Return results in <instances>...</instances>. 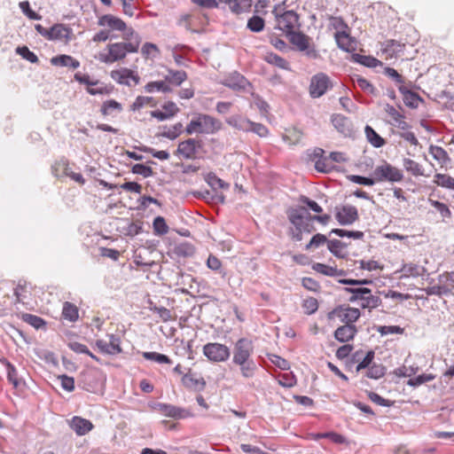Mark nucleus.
I'll use <instances>...</instances> for the list:
<instances>
[{
  "label": "nucleus",
  "instance_id": "nucleus-1",
  "mask_svg": "<svg viewBox=\"0 0 454 454\" xmlns=\"http://www.w3.org/2000/svg\"><path fill=\"white\" fill-rule=\"evenodd\" d=\"M221 129V122L215 118L208 115L199 114L193 117L185 128L187 135L194 133L199 134H214Z\"/></svg>",
  "mask_w": 454,
  "mask_h": 454
},
{
  "label": "nucleus",
  "instance_id": "nucleus-2",
  "mask_svg": "<svg viewBox=\"0 0 454 454\" xmlns=\"http://www.w3.org/2000/svg\"><path fill=\"white\" fill-rule=\"evenodd\" d=\"M204 143L201 139L188 138L178 143L174 154L179 159L196 160L202 158Z\"/></svg>",
  "mask_w": 454,
  "mask_h": 454
},
{
  "label": "nucleus",
  "instance_id": "nucleus-3",
  "mask_svg": "<svg viewBox=\"0 0 454 454\" xmlns=\"http://www.w3.org/2000/svg\"><path fill=\"white\" fill-rule=\"evenodd\" d=\"M294 48L302 52L309 59H316L319 53L313 43H310V37L302 32L294 31L286 35Z\"/></svg>",
  "mask_w": 454,
  "mask_h": 454
},
{
  "label": "nucleus",
  "instance_id": "nucleus-4",
  "mask_svg": "<svg viewBox=\"0 0 454 454\" xmlns=\"http://www.w3.org/2000/svg\"><path fill=\"white\" fill-rule=\"evenodd\" d=\"M138 51V42L134 40L130 43H115L108 44V54L102 57L101 60L105 63H114L122 59L127 53L137 52Z\"/></svg>",
  "mask_w": 454,
  "mask_h": 454
},
{
  "label": "nucleus",
  "instance_id": "nucleus-5",
  "mask_svg": "<svg viewBox=\"0 0 454 454\" xmlns=\"http://www.w3.org/2000/svg\"><path fill=\"white\" fill-rule=\"evenodd\" d=\"M277 21L276 28L283 31L286 35L293 33L295 29H299L301 24L299 22V15L293 10L286 11L281 14L273 11Z\"/></svg>",
  "mask_w": 454,
  "mask_h": 454
},
{
  "label": "nucleus",
  "instance_id": "nucleus-6",
  "mask_svg": "<svg viewBox=\"0 0 454 454\" xmlns=\"http://www.w3.org/2000/svg\"><path fill=\"white\" fill-rule=\"evenodd\" d=\"M333 87V84L330 77L326 74L319 72L311 76L309 92L312 98H318Z\"/></svg>",
  "mask_w": 454,
  "mask_h": 454
},
{
  "label": "nucleus",
  "instance_id": "nucleus-7",
  "mask_svg": "<svg viewBox=\"0 0 454 454\" xmlns=\"http://www.w3.org/2000/svg\"><path fill=\"white\" fill-rule=\"evenodd\" d=\"M372 176L375 178L376 183H397L401 182L403 178V172L387 162H384L382 165L377 166Z\"/></svg>",
  "mask_w": 454,
  "mask_h": 454
},
{
  "label": "nucleus",
  "instance_id": "nucleus-8",
  "mask_svg": "<svg viewBox=\"0 0 454 454\" xmlns=\"http://www.w3.org/2000/svg\"><path fill=\"white\" fill-rule=\"evenodd\" d=\"M203 355L211 362H225L231 356L230 348L222 343L209 342L203 347Z\"/></svg>",
  "mask_w": 454,
  "mask_h": 454
},
{
  "label": "nucleus",
  "instance_id": "nucleus-9",
  "mask_svg": "<svg viewBox=\"0 0 454 454\" xmlns=\"http://www.w3.org/2000/svg\"><path fill=\"white\" fill-rule=\"evenodd\" d=\"M254 346L248 338H240L235 343L232 350V362L253 359Z\"/></svg>",
  "mask_w": 454,
  "mask_h": 454
},
{
  "label": "nucleus",
  "instance_id": "nucleus-10",
  "mask_svg": "<svg viewBox=\"0 0 454 454\" xmlns=\"http://www.w3.org/2000/svg\"><path fill=\"white\" fill-rule=\"evenodd\" d=\"M111 77L117 83L127 86L137 85L140 81V77L129 68L113 70L111 72Z\"/></svg>",
  "mask_w": 454,
  "mask_h": 454
},
{
  "label": "nucleus",
  "instance_id": "nucleus-11",
  "mask_svg": "<svg viewBox=\"0 0 454 454\" xmlns=\"http://www.w3.org/2000/svg\"><path fill=\"white\" fill-rule=\"evenodd\" d=\"M223 84L235 91L249 92L252 88V85L247 79L237 72L226 77Z\"/></svg>",
  "mask_w": 454,
  "mask_h": 454
},
{
  "label": "nucleus",
  "instance_id": "nucleus-12",
  "mask_svg": "<svg viewBox=\"0 0 454 454\" xmlns=\"http://www.w3.org/2000/svg\"><path fill=\"white\" fill-rule=\"evenodd\" d=\"M336 209L335 218L340 225H351L358 220V211L355 206L345 205Z\"/></svg>",
  "mask_w": 454,
  "mask_h": 454
},
{
  "label": "nucleus",
  "instance_id": "nucleus-13",
  "mask_svg": "<svg viewBox=\"0 0 454 454\" xmlns=\"http://www.w3.org/2000/svg\"><path fill=\"white\" fill-rule=\"evenodd\" d=\"M157 409L166 417L175 419H182L193 416L189 410L168 403H158Z\"/></svg>",
  "mask_w": 454,
  "mask_h": 454
},
{
  "label": "nucleus",
  "instance_id": "nucleus-14",
  "mask_svg": "<svg viewBox=\"0 0 454 454\" xmlns=\"http://www.w3.org/2000/svg\"><path fill=\"white\" fill-rule=\"evenodd\" d=\"M333 314L338 317L345 325L355 323L360 317V310L356 308L340 305L333 310Z\"/></svg>",
  "mask_w": 454,
  "mask_h": 454
},
{
  "label": "nucleus",
  "instance_id": "nucleus-15",
  "mask_svg": "<svg viewBox=\"0 0 454 454\" xmlns=\"http://www.w3.org/2000/svg\"><path fill=\"white\" fill-rule=\"evenodd\" d=\"M331 122L334 129L344 137H350L352 135V121L345 115L340 114H333L331 116Z\"/></svg>",
  "mask_w": 454,
  "mask_h": 454
},
{
  "label": "nucleus",
  "instance_id": "nucleus-16",
  "mask_svg": "<svg viewBox=\"0 0 454 454\" xmlns=\"http://www.w3.org/2000/svg\"><path fill=\"white\" fill-rule=\"evenodd\" d=\"M359 295V305L363 309H372L378 308L382 301L380 296L372 294V292L370 288L361 286Z\"/></svg>",
  "mask_w": 454,
  "mask_h": 454
},
{
  "label": "nucleus",
  "instance_id": "nucleus-17",
  "mask_svg": "<svg viewBox=\"0 0 454 454\" xmlns=\"http://www.w3.org/2000/svg\"><path fill=\"white\" fill-rule=\"evenodd\" d=\"M109 341H106L104 340H98L96 341V346L100 349L101 352L107 355H116L120 354L122 350L120 346L121 340L120 337L114 334H109Z\"/></svg>",
  "mask_w": 454,
  "mask_h": 454
},
{
  "label": "nucleus",
  "instance_id": "nucleus-18",
  "mask_svg": "<svg viewBox=\"0 0 454 454\" xmlns=\"http://www.w3.org/2000/svg\"><path fill=\"white\" fill-rule=\"evenodd\" d=\"M301 212V209L290 208L287 211V216L290 223L294 226V228L299 230H304V232L310 233L314 231V225L307 223V221L304 220V216L300 215Z\"/></svg>",
  "mask_w": 454,
  "mask_h": 454
},
{
  "label": "nucleus",
  "instance_id": "nucleus-19",
  "mask_svg": "<svg viewBox=\"0 0 454 454\" xmlns=\"http://www.w3.org/2000/svg\"><path fill=\"white\" fill-rule=\"evenodd\" d=\"M411 86L412 82H410L408 84L398 86V90L403 95V100L405 106L410 108H417L419 102L423 100L418 93L411 90Z\"/></svg>",
  "mask_w": 454,
  "mask_h": 454
},
{
  "label": "nucleus",
  "instance_id": "nucleus-20",
  "mask_svg": "<svg viewBox=\"0 0 454 454\" xmlns=\"http://www.w3.org/2000/svg\"><path fill=\"white\" fill-rule=\"evenodd\" d=\"M71 35L72 29L70 27L64 24L58 23L49 28L48 40H65L66 42H68L71 40Z\"/></svg>",
  "mask_w": 454,
  "mask_h": 454
},
{
  "label": "nucleus",
  "instance_id": "nucleus-21",
  "mask_svg": "<svg viewBox=\"0 0 454 454\" xmlns=\"http://www.w3.org/2000/svg\"><path fill=\"white\" fill-rule=\"evenodd\" d=\"M182 384L188 389L202 391L206 387V381L202 377H196V373L191 370L182 377Z\"/></svg>",
  "mask_w": 454,
  "mask_h": 454
},
{
  "label": "nucleus",
  "instance_id": "nucleus-22",
  "mask_svg": "<svg viewBox=\"0 0 454 454\" xmlns=\"http://www.w3.org/2000/svg\"><path fill=\"white\" fill-rule=\"evenodd\" d=\"M357 333L355 325L348 324L339 326L334 332V338L340 342H348L354 339Z\"/></svg>",
  "mask_w": 454,
  "mask_h": 454
},
{
  "label": "nucleus",
  "instance_id": "nucleus-23",
  "mask_svg": "<svg viewBox=\"0 0 454 454\" xmlns=\"http://www.w3.org/2000/svg\"><path fill=\"white\" fill-rule=\"evenodd\" d=\"M232 364L239 367L241 376L245 379L254 378L258 369L254 359H242Z\"/></svg>",
  "mask_w": 454,
  "mask_h": 454
},
{
  "label": "nucleus",
  "instance_id": "nucleus-24",
  "mask_svg": "<svg viewBox=\"0 0 454 454\" xmlns=\"http://www.w3.org/2000/svg\"><path fill=\"white\" fill-rule=\"evenodd\" d=\"M98 25L102 27H109L113 30L124 31L126 29V24L120 18H117L111 14H106L99 18Z\"/></svg>",
  "mask_w": 454,
  "mask_h": 454
},
{
  "label": "nucleus",
  "instance_id": "nucleus-25",
  "mask_svg": "<svg viewBox=\"0 0 454 454\" xmlns=\"http://www.w3.org/2000/svg\"><path fill=\"white\" fill-rule=\"evenodd\" d=\"M336 43L340 49L345 51L355 50V41L347 31H338L334 34Z\"/></svg>",
  "mask_w": 454,
  "mask_h": 454
},
{
  "label": "nucleus",
  "instance_id": "nucleus-26",
  "mask_svg": "<svg viewBox=\"0 0 454 454\" xmlns=\"http://www.w3.org/2000/svg\"><path fill=\"white\" fill-rule=\"evenodd\" d=\"M70 427L78 435H84L93 428V425L89 419L77 416L72 419Z\"/></svg>",
  "mask_w": 454,
  "mask_h": 454
},
{
  "label": "nucleus",
  "instance_id": "nucleus-27",
  "mask_svg": "<svg viewBox=\"0 0 454 454\" xmlns=\"http://www.w3.org/2000/svg\"><path fill=\"white\" fill-rule=\"evenodd\" d=\"M400 271L402 272V278H407L411 277L417 278L427 273V270L424 266H419L411 262L404 263Z\"/></svg>",
  "mask_w": 454,
  "mask_h": 454
},
{
  "label": "nucleus",
  "instance_id": "nucleus-28",
  "mask_svg": "<svg viewBox=\"0 0 454 454\" xmlns=\"http://www.w3.org/2000/svg\"><path fill=\"white\" fill-rule=\"evenodd\" d=\"M351 60L355 63L371 68L383 66V63L380 60L370 55L366 56L359 53H353L351 55Z\"/></svg>",
  "mask_w": 454,
  "mask_h": 454
},
{
  "label": "nucleus",
  "instance_id": "nucleus-29",
  "mask_svg": "<svg viewBox=\"0 0 454 454\" xmlns=\"http://www.w3.org/2000/svg\"><path fill=\"white\" fill-rule=\"evenodd\" d=\"M172 253L178 258H188L194 254L195 248L192 244L184 241L175 245Z\"/></svg>",
  "mask_w": 454,
  "mask_h": 454
},
{
  "label": "nucleus",
  "instance_id": "nucleus-30",
  "mask_svg": "<svg viewBox=\"0 0 454 454\" xmlns=\"http://www.w3.org/2000/svg\"><path fill=\"white\" fill-rule=\"evenodd\" d=\"M228 4L232 12L239 14L247 12L252 6V0H219Z\"/></svg>",
  "mask_w": 454,
  "mask_h": 454
},
{
  "label": "nucleus",
  "instance_id": "nucleus-31",
  "mask_svg": "<svg viewBox=\"0 0 454 454\" xmlns=\"http://www.w3.org/2000/svg\"><path fill=\"white\" fill-rule=\"evenodd\" d=\"M51 63L53 66L69 67L76 69L80 67V62L69 55H59L51 59Z\"/></svg>",
  "mask_w": 454,
  "mask_h": 454
},
{
  "label": "nucleus",
  "instance_id": "nucleus-32",
  "mask_svg": "<svg viewBox=\"0 0 454 454\" xmlns=\"http://www.w3.org/2000/svg\"><path fill=\"white\" fill-rule=\"evenodd\" d=\"M428 152L441 166H445L451 160L448 153L441 146L431 145L428 148Z\"/></svg>",
  "mask_w": 454,
  "mask_h": 454
},
{
  "label": "nucleus",
  "instance_id": "nucleus-33",
  "mask_svg": "<svg viewBox=\"0 0 454 454\" xmlns=\"http://www.w3.org/2000/svg\"><path fill=\"white\" fill-rule=\"evenodd\" d=\"M227 124L244 132H249L250 120L240 115H233L226 119Z\"/></svg>",
  "mask_w": 454,
  "mask_h": 454
},
{
  "label": "nucleus",
  "instance_id": "nucleus-34",
  "mask_svg": "<svg viewBox=\"0 0 454 454\" xmlns=\"http://www.w3.org/2000/svg\"><path fill=\"white\" fill-rule=\"evenodd\" d=\"M165 81L168 84L179 86L184 81L186 80L187 74L184 70H172L168 71V74L165 75Z\"/></svg>",
  "mask_w": 454,
  "mask_h": 454
},
{
  "label": "nucleus",
  "instance_id": "nucleus-35",
  "mask_svg": "<svg viewBox=\"0 0 454 454\" xmlns=\"http://www.w3.org/2000/svg\"><path fill=\"white\" fill-rule=\"evenodd\" d=\"M426 293L427 295H437V296H448L453 294L451 292V288L449 285H436L433 286H427L422 289Z\"/></svg>",
  "mask_w": 454,
  "mask_h": 454
},
{
  "label": "nucleus",
  "instance_id": "nucleus-36",
  "mask_svg": "<svg viewBox=\"0 0 454 454\" xmlns=\"http://www.w3.org/2000/svg\"><path fill=\"white\" fill-rule=\"evenodd\" d=\"M145 90L147 93H153L155 91H160L163 93H169L172 91L171 87L167 82L164 81H155L150 82L145 86Z\"/></svg>",
  "mask_w": 454,
  "mask_h": 454
},
{
  "label": "nucleus",
  "instance_id": "nucleus-37",
  "mask_svg": "<svg viewBox=\"0 0 454 454\" xmlns=\"http://www.w3.org/2000/svg\"><path fill=\"white\" fill-rule=\"evenodd\" d=\"M347 244L339 239H330L327 242L328 250L338 258H344L346 254L343 253V249L347 247Z\"/></svg>",
  "mask_w": 454,
  "mask_h": 454
},
{
  "label": "nucleus",
  "instance_id": "nucleus-38",
  "mask_svg": "<svg viewBox=\"0 0 454 454\" xmlns=\"http://www.w3.org/2000/svg\"><path fill=\"white\" fill-rule=\"evenodd\" d=\"M364 131L368 141L372 146L380 148L385 145V140L371 126L366 125Z\"/></svg>",
  "mask_w": 454,
  "mask_h": 454
},
{
  "label": "nucleus",
  "instance_id": "nucleus-39",
  "mask_svg": "<svg viewBox=\"0 0 454 454\" xmlns=\"http://www.w3.org/2000/svg\"><path fill=\"white\" fill-rule=\"evenodd\" d=\"M62 316L70 322H75L79 317L77 307L69 301H66L63 304Z\"/></svg>",
  "mask_w": 454,
  "mask_h": 454
},
{
  "label": "nucleus",
  "instance_id": "nucleus-40",
  "mask_svg": "<svg viewBox=\"0 0 454 454\" xmlns=\"http://www.w3.org/2000/svg\"><path fill=\"white\" fill-rule=\"evenodd\" d=\"M142 356L146 360L153 361L160 364H172V360L168 356H166L164 354L157 353V352L145 351L142 353Z\"/></svg>",
  "mask_w": 454,
  "mask_h": 454
},
{
  "label": "nucleus",
  "instance_id": "nucleus-41",
  "mask_svg": "<svg viewBox=\"0 0 454 454\" xmlns=\"http://www.w3.org/2000/svg\"><path fill=\"white\" fill-rule=\"evenodd\" d=\"M403 168H405V170L410 172L413 176H424L422 166L419 163L416 162L415 160L409 159V158H405L403 160Z\"/></svg>",
  "mask_w": 454,
  "mask_h": 454
},
{
  "label": "nucleus",
  "instance_id": "nucleus-42",
  "mask_svg": "<svg viewBox=\"0 0 454 454\" xmlns=\"http://www.w3.org/2000/svg\"><path fill=\"white\" fill-rule=\"evenodd\" d=\"M264 27L265 20L258 15H254L247 20V27L254 33L262 32Z\"/></svg>",
  "mask_w": 454,
  "mask_h": 454
},
{
  "label": "nucleus",
  "instance_id": "nucleus-43",
  "mask_svg": "<svg viewBox=\"0 0 454 454\" xmlns=\"http://www.w3.org/2000/svg\"><path fill=\"white\" fill-rule=\"evenodd\" d=\"M153 232L156 236H163L168 232V226L166 223L164 217L156 216L153 222Z\"/></svg>",
  "mask_w": 454,
  "mask_h": 454
},
{
  "label": "nucleus",
  "instance_id": "nucleus-44",
  "mask_svg": "<svg viewBox=\"0 0 454 454\" xmlns=\"http://www.w3.org/2000/svg\"><path fill=\"white\" fill-rule=\"evenodd\" d=\"M332 234H335L340 238L347 237V238H352L354 239H362L364 236V232L360 231H347V230L337 229V228L333 229L329 232V236H331Z\"/></svg>",
  "mask_w": 454,
  "mask_h": 454
},
{
  "label": "nucleus",
  "instance_id": "nucleus-45",
  "mask_svg": "<svg viewBox=\"0 0 454 454\" xmlns=\"http://www.w3.org/2000/svg\"><path fill=\"white\" fill-rule=\"evenodd\" d=\"M434 183L439 186L454 190V178L445 174H435Z\"/></svg>",
  "mask_w": 454,
  "mask_h": 454
},
{
  "label": "nucleus",
  "instance_id": "nucleus-46",
  "mask_svg": "<svg viewBox=\"0 0 454 454\" xmlns=\"http://www.w3.org/2000/svg\"><path fill=\"white\" fill-rule=\"evenodd\" d=\"M143 231V222L136 220L129 223L126 227L123 228V233L126 236L135 237Z\"/></svg>",
  "mask_w": 454,
  "mask_h": 454
},
{
  "label": "nucleus",
  "instance_id": "nucleus-47",
  "mask_svg": "<svg viewBox=\"0 0 454 454\" xmlns=\"http://www.w3.org/2000/svg\"><path fill=\"white\" fill-rule=\"evenodd\" d=\"M206 182L213 189L222 188L228 189L229 184L219 178L215 173L210 172L206 176Z\"/></svg>",
  "mask_w": 454,
  "mask_h": 454
},
{
  "label": "nucleus",
  "instance_id": "nucleus-48",
  "mask_svg": "<svg viewBox=\"0 0 454 454\" xmlns=\"http://www.w3.org/2000/svg\"><path fill=\"white\" fill-rule=\"evenodd\" d=\"M353 81H354V82H356L357 84V86L362 90H364L369 94H372V95H376V93H377L376 88L365 78H364L360 75H356V77L353 78Z\"/></svg>",
  "mask_w": 454,
  "mask_h": 454
},
{
  "label": "nucleus",
  "instance_id": "nucleus-49",
  "mask_svg": "<svg viewBox=\"0 0 454 454\" xmlns=\"http://www.w3.org/2000/svg\"><path fill=\"white\" fill-rule=\"evenodd\" d=\"M21 318L24 322L32 325L35 329H40L45 325V321L42 317L35 315L25 313L22 315Z\"/></svg>",
  "mask_w": 454,
  "mask_h": 454
},
{
  "label": "nucleus",
  "instance_id": "nucleus-50",
  "mask_svg": "<svg viewBox=\"0 0 454 454\" xmlns=\"http://www.w3.org/2000/svg\"><path fill=\"white\" fill-rule=\"evenodd\" d=\"M182 128H183V125L180 122L176 123L175 125H173L171 128H168V129H167V127L165 126L164 127L165 130H163L160 133V136L163 137H167L170 140H174L181 134Z\"/></svg>",
  "mask_w": 454,
  "mask_h": 454
},
{
  "label": "nucleus",
  "instance_id": "nucleus-51",
  "mask_svg": "<svg viewBox=\"0 0 454 454\" xmlns=\"http://www.w3.org/2000/svg\"><path fill=\"white\" fill-rule=\"evenodd\" d=\"M386 373V368L382 364H373L368 368L366 376L370 379L379 380Z\"/></svg>",
  "mask_w": 454,
  "mask_h": 454
},
{
  "label": "nucleus",
  "instance_id": "nucleus-52",
  "mask_svg": "<svg viewBox=\"0 0 454 454\" xmlns=\"http://www.w3.org/2000/svg\"><path fill=\"white\" fill-rule=\"evenodd\" d=\"M434 379L435 375L434 374H421L414 378H410V380L407 381V384L411 387H417L426 382L432 381Z\"/></svg>",
  "mask_w": 454,
  "mask_h": 454
},
{
  "label": "nucleus",
  "instance_id": "nucleus-53",
  "mask_svg": "<svg viewBox=\"0 0 454 454\" xmlns=\"http://www.w3.org/2000/svg\"><path fill=\"white\" fill-rule=\"evenodd\" d=\"M131 172L133 174L142 176L145 178L153 176L154 174L153 168L150 166H146L141 163L133 165Z\"/></svg>",
  "mask_w": 454,
  "mask_h": 454
},
{
  "label": "nucleus",
  "instance_id": "nucleus-54",
  "mask_svg": "<svg viewBox=\"0 0 454 454\" xmlns=\"http://www.w3.org/2000/svg\"><path fill=\"white\" fill-rule=\"evenodd\" d=\"M121 112L122 110V106L120 103L114 99L106 100L103 103L101 106V113L103 115H108L112 113V111Z\"/></svg>",
  "mask_w": 454,
  "mask_h": 454
},
{
  "label": "nucleus",
  "instance_id": "nucleus-55",
  "mask_svg": "<svg viewBox=\"0 0 454 454\" xmlns=\"http://www.w3.org/2000/svg\"><path fill=\"white\" fill-rule=\"evenodd\" d=\"M137 148L139 151L152 154L154 158L159 159L160 160H165L169 159V153L167 151H157L154 148L145 146V145L137 147Z\"/></svg>",
  "mask_w": 454,
  "mask_h": 454
},
{
  "label": "nucleus",
  "instance_id": "nucleus-56",
  "mask_svg": "<svg viewBox=\"0 0 454 454\" xmlns=\"http://www.w3.org/2000/svg\"><path fill=\"white\" fill-rule=\"evenodd\" d=\"M16 52L30 63H37L39 61L38 57L27 46L18 47Z\"/></svg>",
  "mask_w": 454,
  "mask_h": 454
},
{
  "label": "nucleus",
  "instance_id": "nucleus-57",
  "mask_svg": "<svg viewBox=\"0 0 454 454\" xmlns=\"http://www.w3.org/2000/svg\"><path fill=\"white\" fill-rule=\"evenodd\" d=\"M375 356V353L373 350H369L366 355L361 359V361L357 364L356 372H358L361 370L365 368H369L371 364L372 363Z\"/></svg>",
  "mask_w": 454,
  "mask_h": 454
},
{
  "label": "nucleus",
  "instance_id": "nucleus-58",
  "mask_svg": "<svg viewBox=\"0 0 454 454\" xmlns=\"http://www.w3.org/2000/svg\"><path fill=\"white\" fill-rule=\"evenodd\" d=\"M278 383L285 387H292L296 384V379L292 372H285L278 376Z\"/></svg>",
  "mask_w": 454,
  "mask_h": 454
},
{
  "label": "nucleus",
  "instance_id": "nucleus-59",
  "mask_svg": "<svg viewBox=\"0 0 454 454\" xmlns=\"http://www.w3.org/2000/svg\"><path fill=\"white\" fill-rule=\"evenodd\" d=\"M329 27L338 31H347L348 27L340 17L329 18Z\"/></svg>",
  "mask_w": 454,
  "mask_h": 454
},
{
  "label": "nucleus",
  "instance_id": "nucleus-60",
  "mask_svg": "<svg viewBox=\"0 0 454 454\" xmlns=\"http://www.w3.org/2000/svg\"><path fill=\"white\" fill-rule=\"evenodd\" d=\"M429 203L441 214L443 218L450 217L451 212L446 204L434 200H429Z\"/></svg>",
  "mask_w": 454,
  "mask_h": 454
},
{
  "label": "nucleus",
  "instance_id": "nucleus-61",
  "mask_svg": "<svg viewBox=\"0 0 454 454\" xmlns=\"http://www.w3.org/2000/svg\"><path fill=\"white\" fill-rule=\"evenodd\" d=\"M19 6H20V10L22 11V12L30 20H41V18H42L41 15H39L38 13H36L30 8V4L28 1L20 2Z\"/></svg>",
  "mask_w": 454,
  "mask_h": 454
},
{
  "label": "nucleus",
  "instance_id": "nucleus-62",
  "mask_svg": "<svg viewBox=\"0 0 454 454\" xmlns=\"http://www.w3.org/2000/svg\"><path fill=\"white\" fill-rule=\"evenodd\" d=\"M383 73L385 75L391 78L399 86L405 85L403 77L395 69L386 67Z\"/></svg>",
  "mask_w": 454,
  "mask_h": 454
},
{
  "label": "nucleus",
  "instance_id": "nucleus-63",
  "mask_svg": "<svg viewBox=\"0 0 454 454\" xmlns=\"http://www.w3.org/2000/svg\"><path fill=\"white\" fill-rule=\"evenodd\" d=\"M312 269L318 273H321L325 276L334 277V272H336V268L332 267L324 263L317 262L312 266Z\"/></svg>",
  "mask_w": 454,
  "mask_h": 454
},
{
  "label": "nucleus",
  "instance_id": "nucleus-64",
  "mask_svg": "<svg viewBox=\"0 0 454 454\" xmlns=\"http://www.w3.org/2000/svg\"><path fill=\"white\" fill-rule=\"evenodd\" d=\"M250 131L255 133L261 137H265L269 134V129L265 125L258 122H254L252 121H250L249 125V132Z\"/></svg>",
  "mask_w": 454,
  "mask_h": 454
}]
</instances>
